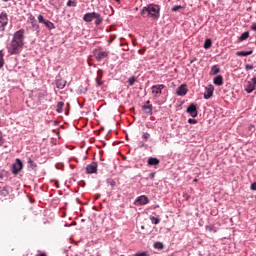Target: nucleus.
<instances>
[{"label": "nucleus", "instance_id": "2f4dec72", "mask_svg": "<svg viewBox=\"0 0 256 256\" xmlns=\"http://www.w3.org/2000/svg\"><path fill=\"white\" fill-rule=\"evenodd\" d=\"M31 25H32V29H34V31H37V33H39L40 31L39 24H37V22H32Z\"/></svg>", "mask_w": 256, "mask_h": 256}, {"label": "nucleus", "instance_id": "c9c22d12", "mask_svg": "<svg viewBox=\"0 0 256 256\" xmlns=\"http://www.w3.org/2000/svg\"><path fill=\"white\" fill-rule=\"evenodd\" d=\"M38 21H39L40 23H44V24H45V21H47V20L45 19V17H43V14H40V15L38 16Z\"/></svg>", "mask_w": 256, "mask_h": 256}, {"label": "nucleus", "instance_id": "6e6552de", "mask_svg": "<svg viewBox=\"0 0 256 256\" xmlns=\"http://www.w3.org/2000/svg\"><path fill=\"white\" fill-rule=\"evenodd\" d=\"M94 56H95L96 61H103V59H106V57H109V52L95 50Z\"/></svg>", "mask_w": 256, "mask_h": 256}, {"label": "nucleus", "instance_id": "f257e3e1", "mask_svg": "<svg viewBox=\"0 0 256 256\" xmlns=\"http://www.w3.org/2000/svg\"><path fill=\"white\" fill-rule=\"evenodd\" d=\"M25 45V29H20L13 34V38L8 47V53L10 55H19L23 51Z\"/></svg>", "mask_w": 256, "mask_h": 256}, {"label": "nucleus", "instance_id": "bb28decb", "mask_svg": "<svg viewBox=\"0 0 256 256\" xmlns=\"http://www.w3.org/2000/svg\"><path fill=\"white\" fill-rule=\"evenodd\" d=\"M211 45H213V43L211 42V39H206L204 41V49H211Z\"/></svg>", "mask_w": 256, "mask_h": 256}, {"label": "nucleus", "instance_id": "7ed1b4c3", "mask_svg": "<svg viewBox=\"0 0 256 256\" xmlns=\"http://www.w3.org/2000/svg\"><path fill=\"white\" fill-rule=\"evenodd\" d=\"M93 19H95L94 25H96V27H99V25L103 23V17L97 12H88L83 16L85 23H91Z\"/></svg>", "mask_w": 256, "mask_h": 256}, {"label": "nucleus", "instance_id": "5701e85b", "mask_svg": "<svg viewBox=\"0 0 256 256\" xmlns=\"http://www.w3.org/2000/svg\"><path fill=\"white\" fill-rule=\"evenodd\" d=\"M27 163L29 169H35L37 167V163H35V161H33L31 158H28Z\"/></svg>", "mask_w": 256, "mask_h": 256}, {"label": "nucleus", "instance_id": "412c9836", "mask_svg": "<svg viewBox=\"0 0 256 256\" xmlns=\"http://www.w3.org/2000/svg\"><path fill=\"white\" fill-rule=\"evenodd\" d=\"M154 249H157L158 251H163L164 245L163 242H155L153 245Z\"/></svg>", "mask_w": 256, "mask_h": 256}, {"label": "nucleus", "instance_id": "8fccbe9b", "mask_svg": "<svg viewBox=\"0 0 256 256\" xmlns=\"http://www.w3.org/2000/svg\"><path fill=\"white\" fill-rule=\"evenodd\" d=\"M194 182H197V179H194Z\"/></svg>", "mask_w": 256, "mask_h": 256}, {"label": "nucleus", "instance_id": "6ab92c4d", "mask_svg": "<svg viewBox=\"0 0 256 256\" xmlns=\"http://www.w3.org/2000/svg\"><path fill=\"white\" fill-rule=\"evenodd\" d=\"M142 109L144 111H146V113H148V115H153V105H151V104L144 105V106H142Z\"/></svg>", "mask_w": 256, "mask_h": 256}, {"label": "nucleus", "instance_id": "39448f33", "mask_svg": "<svg viewBox=\"0 0 256 256\" xmlns=\"http://www.w3.org/2000/svg\"><path fill=\"white\" fill-rule=\"evenodd\" d=\"M7 25H9V15L3 11L0 13V31H5Z\"/></svg>", "mask_w": 256, "mask_h": 256}, {"label": "nucleus", "instance_id": "58836bf2", "mask_svg": "<svg viewBox=\"0 0 256 256\" xmlns=\"http://www.w3.org/2000/svg\"><path fill=\"white\" fill-rule=\"evenodd\" d=\"M188 123H190V125H196L197 120L193 119V118H190V119H188Z\"/></svg>", "mask_w": 256, "mask_h": 256}, {"label": "nucleus", "instance_id": "cd10ccee", "mask_svg": "<svg viewBox=\"0 0 256 256\" xmlns=\"http://www.w3.org/2000/svg\"><path fill=\"white\" fill-rule=\"evenodd\" d=\"M107 185H110V187H115V185H117V182L115 180H113V178H108L106 180Z\"/></svg>", "mask_w": 256, "mask_h": 256}, {"label": "nucleus", "instance_id": "2eb2a0df", "mask_svg": "<svg viewBox=\"0 0 256 256\" xmlns=\"http://www.w3.org/2000/svg\"><path fill=\"white\" fill-rule=\"evenodd\" d=\"M237 57H247L249 55H253V50H249V51H238L236 53Z\"/></svg>", "mask_w": 256, "mask_h": 256}, {"label": "nucleus", "instance_id": "ddd939ff", "mask_svg": "<svg viewBox=\"0 0 256 256\" xmlns=\"http://www.w3.org/2000/svg\"><path fill=\"white\" fill-rule=\"evenodd\" d=\"M97 162H92L86 166V173L88 175H93V173H97Z\"/></svg>", "mask_w": 256, "mask_h": 256}, {"label": "nucleus", "instance_id": "c03bdc74", "mask_svg": "<svg viewBox=\"0 0 256 256\" xmlns=\"http://www.w3.org/2000/svg\"><path fill=\"white\" fill-rule=\"evenodd\" d=\"M3 191H4V195H7L8 192L5 189H3Z\"/></svg>", "mask_w": 256, "mask_h": 256}, {"label": "nucleus", "instance_id": "473e14b6", "mask_svg": "<svg viewBox=\"0 0 256 256\" xmlns=\"http://www.w3.org/2000/svg\"><path fill=\"white\" fill-rule=\"evenodd\" d=\"M5 144V138L3 137V132L0 130V147Z\"/></svg>", "mask_w": 256, "mask_h": 256}, {"label": "nucleus", "instance_id": "423d86ee", "mask_svg": "<svg viewBox=\"0 0 256 256\" xmlns=\"http://www.w3.org/2000/svg\"><path fill=\"white\" fill-rule=\"evenodd\" d=\"M189 93V88H187V84H181L177 89H176V95L178 97H185Z\"/></svg>", "mask_w": 256, "mask_h": 256}, {"label": "nucleus", "instance_id": "0eeeda50", "mask_svg": "<svg viewBox=\"0 0 256 256\" xmlns=\"http://www.w3.org/2000/svg\"><path fill=\"white\" fill-rule=\"evenodd\" d=\"M21 169H23V162L21 161V159L17 158L12 167L13 175H17V173H19Z\"/></svg>", "mask_w": 256, "mask_h": 256}, {"label": "nucleus", "instance_id": "c756f323", "mask_svg": "<svg viewBox=\"0 0 256 256\" xmlns=\"http://www.w3.org/2000/svg\"><path fill=\"white\" fill-rule=\"evenodd\" d=\"M206 231H209V233H217V230H215V227L212 225H207Z\"/></svg>", "mask_w": 256, "mask_h": 256}, {"label": "nucleus", "instance_id": "c85d7f7f", "mask_svg": "<svg viewBox=\"0 0 256 256\" xmlns=\"http://www.w3.org/2000/svg\"><path fill=\"white\" fill-rule=\"evenodd\" d=\"M135 81H137V78L135 76H132L128 79L130 87H133V85H135Z\"/></svg>", "mask_w": 256, "mask_h": 256}, {"label": "nucleus", "instance_id": "aec40b11", "mask_svg": "<svg viewBox=\"0 0 256 256\" xmlns=\"http://www.w3.org/2000/svg\"><path fill=\"white\" fill-rule=\"evenodd\" d=\"M45 27L49 29V31H52V29H55V24L49 20L44 21Z\"/></svg>", "mask_w": 256, "mask_h": 256}, {"label": "nucleus", "instance_id": "4468645a", "mask_svg": "<svg viewBox=\"0 0 256 256\" xmlns=\"http://www.w3.org/2000/svg\"><path fill=\"white\" fill-rule=\"evenodd\" d=\"M213 83H214V85H217L218 87H221V85H223V76L217 75V76L213 79Z\"/></svg>", "mask_w": 256, "mask_h": 256}, {"label": "nucleus", "instance_id": "de8ad7c7", "mask_svg": "<svg viewBox=\"0 0 256 256\" xmlns=\"http://www.w3.org/2000/svg\"><path fill=\"white\" fill-rule=\"evenodd\" d=\"M146 103H147V105H149V103H151V101L148 100Z\"/></svg>", "mask_w": 256, "mask_h": 256}, {"label": "nucleus", "instance_id": "f3484780", "mask_svg": "<svg viewBox=\"0 0 256 256\" xmlns=\"http://www.w3.org/2000/svg\"><path fill=\"white\" fill-rule=\"evenodd\" d=\"M65 85H67V81L63 80V79H58L56 81V87L57 89H65Z\"/></svg>", "mask_w": 256, "mask_h": 256}, {"label": "nucleus", "instance_id": "1a4fd4ad", "mask_svg": "<svg viewBox=\"0 0 256 256\" xmlns=\"http://www.w3.org/2000/svg\"><path fill=\"white\" fill-rule=\"evenodd\" d=\"M186 113H189L193 118L197 117V115H199V112L197 111V105H195V103H191L187 107Z\"/></svg>", "mask_w": 256, "mask_h": 256}, {"label": "nucleus", "instance_id": "72a5a7b5", "mask_svg": "<svg viewBox=\"0 0 256 256\" xmlns=\"http://www.w3.org/2000/svg\"><path fill=\"white\" fill-rule=\"evenodd\" d=\"M27 17H28L30 23H35V22H36L35 16H33V14L28 13V14H27Z\"/></svg>", "mask_w": 256, "mask_h": 256}, {"label": "nucleus", "instance_id": "a211bd4d", "mask_svg": "<svg viewBox=\"0 0 256 256\" xmlns=\"http://www.w3.org/2000/svg\"><path fill=\"white\" fill-rule=\"evenodd\" d=\"M147 163L150 166L159 165L160 160L158 158L149 157L148 160H147Z\"/></svg>", "mask_w": 256, "mask_h": 256}, {"label": "nucleus", "instance_id": "a18cd8bd", "mask_svg": "<svg viewBox=\"0 0 256 256\" xmlns=\"http://www.w3.org/2000/svg\"><path fill=\"white\" fill-rule=\"evenodd\" d=\"M2 1H4V3H7V2H9V0H2Z\"/></svg>", "mask_w": 256, "mask_h": 256}, {"label": "nucleus", "instance_id": "4be33fe9", "mask_svg": "<svg viewBox=\"0 0 256 256\" xmlns=\"http://www.w3.org/2000/svg\"><path fill=\"white\" fill-rule=\"evenodd\" d=\"M65 106V103L63 102H58L56 106V111L57 113H63V107Z\"/></svg>", "mask_w": 256, "mask_h": 256}, {"label": "nucleus", "instance_id": "393cba45", "mask_svg": "<svg viewBox=\"0 0 256 256\" xmlns=\"http://www.w3.org/2000/svg\"><path fill=\"white\" fill-rule=\"evenodd\" d=\"M150 221L153 225H159V223L161 222V219H159L155 216H150Z\"/></svg>", "mask_w": 256, "mask_h": 256}, {"label": "nucleus", "instance_id": "a878e982", "mask_svg": "<svg viewBox=\"0 0 256 256\" xmlns=\"http://www.w3.org/2000/svg\"><path fill=\"white\" fill-rule=\"evenodd\" d=\"M246 39H249V32H244L239 37V41H246Z\"/></svg>", "mask_w": 256, "mask_h": 256}, {"label": "nucleus", "instance_id": "20e7f679", "mask_svg": "<svg viewBox=\"0 0 256 256\" xmlns=\"http://www.w3.org/2000/svg\"><path fill=\"white\" fill-rule=\"evenodd\" d=\"M151 94L153 95V97L155 99H159V97H161V95H163V89H165V85L164 84H156L151 86Z\"/></svg>", "mask_w": 256, "mask_h": 256}, {"label": "nucleus", "instance_id": "a19ab883", "mask_svg": "<svg viewBox=\"0 0 256 256\" xmlns=\"http://www.w3.org/2000/svg\"><path fill=\"white\" fill-rule=\"evenodd\" d=\"M149 177H150L151 179H155V172L150 173V174H149Z\"/></svg>", "mask_w": 256, "mask_h": 256}, {"label": "nucleus", "instance_id": "7c9ffc66", "mask_svg": "<svg viewBox=\"0 0 256 256\" xmlns=\"http://www.w3.org/2000/svg\"><path fill=\"white\" fill-rule=\"evenodd\" d=\"M67 7H77V1L76 0H69L67 2Z\"/></svg>", "mask_w": 256, "mask_h": 256}, {"label": "nucleus", "instance_id": "f704fd0d", "mask_svg": "<svg viewBox=\"0 0 256 256\" xmlns=\"http://www.w3.org/2000/svg\"><path fill=\"white\" fill-rule=\"evenodd\" d=\"M149 137H151V134H149V132H144L142 135V139H144V141H147V139H149Z\"/></svg>", "mask_w": 256, "mask_h": 256}, {"label": "nucleus", "instance_id": "9b49d317", "mask_svg": "<svg viewBox=\"0 0 256 256\" xmlns=\"http://www.w3.org/2000/svg\"><path fill=\"white\" fill-rule=\"evenodd\" d=\"M213 91H215V86L211 84L206 86L204 92V99H211L213 97Z\"/></svg>", "mask_w": 256, "mask_h": 256}, {"label": "nucleus", "instance_id": "e433bc0d", "mask_svg": "<svg viewBox=\"0 0 256 256\" xmlns=\"http://www.w3.org/2000/svg\"><path fill=\"white\" fill-rule=\"evenodd\" d=\"M133 256H149L147 252H137Z\"/></svg>", "mask_w": 256, "mask_h": 256}, {"label": "nucleus", "instance_id": "09e8293b", "mask_svg": "<svg viewBox=\"0 0 256 256\" xmlns=\"http://www.w3.org/2000/svg\"><path fill=\"white\" fill-rule=\"evenodd\" d=\"M117 1V3H119V1H121V0H116Z\"/></svg>", "mask_w": 256, "mask_h": 256}, {"label": "nucleus", "instance_id": "9d476101", "mask_svg": "<svg viewBox=\"0 0 256 256\" xmlns=\"http://www.w3.org/2000/svg\"><path fill=\"white\" fill-rule=\"evenodd\" d=\"M255 85L256 77H253L250 81L247 82V85L245 87L246 93H253V91H255Z\"/></svg>", "mask_w": 256, "mask_h": 256}, {"label": "nucleus", "instance_id": "b1692460", "mask_svg": "<svg viewBox=\"0 0 256 256\" xmlns=\"http://www.w3.org/2000/svg\"><path fill=\"white\" fill-rule=\"evenodd\" d=\"M5 54H3V50H0V69H2L3 65H5Z\"/></svg>", "mask_w": 256, "mask_h": 256}, {"label": "nucleus", "instance_id": "dca6fc26", "mask_svg": "<svg viewBox=\"0 0 256 256\" xmlns=\"http://www.w3.org/2000/svg\"><path fill=\"white\" fill-rule=\"evenodd\" d=\"M218 73H221V68L219 65H213L210 70V75H217Z\"/></svg>", "mask_w": 256, "mask_h": 256}, {"label": "nucleus", "instance_id": "37998d69", "mask_svg": "<svg viewBox=\"0 0 256 256\" xmlns=\"http://www.w3.org/2000/svg\"><path fill=\"white\" fill-rule=\"evenodd\" d=\"M5 36V31H0V39Z\"/></svg>", "mask_w": 256, "mask_h": 256}, {"label": "nucleus", "instance_id": "ea45409f", "mask_svg": "<svg viewBox=\"0 0 256 256\" xmlns=\"http://www.w3.org/2000/svg\"><path fill=\"white\" fill-rule=\"evenodd\" d=\"M253 69V65H251V64H245V70L246 71H250V70H252Z\"/></svg>", "mask_w": 256, "mask_h": 256}, {"label": "nucleus", "instance_id": "79ce46f5", "mask_svg": "<svg viewBox=\"0 0 256 256\" xmlns=\"http://www.w3.org/2000/svg\"><path fill=\"white\" fill-rule=\"evenodd\" d=\"M5 177H6L5 174L3 172H1L0 173V179H2V181H3V179H5Z\"/></svg>", "mask_w": 256, "mask_h": 256}, {"label": "nucleus", "instance_id": "49530a36", "mask_svg": "<svg viewBox=\"0 0 256 256\" xmlns=\"http://www.w3.org/2000/svg\"><path fill=\"white\" fill-rule=\"evenodd\" d=\"M39 256H47V255H45V254L42 253V254H39Z\"/></svg>", "mask_w": 256, "mask_h": 256}, {"label": "nucleus", "instance_id": "f8f14e48", "mask_svg": "<svg viewBox=\"0 0 256 256\" xmlns=\"http://www.w3.org/2000/svg\"><path fill=\"white\" fill-rule=\"evenodd\" d=\"M149 204V197L146 195L138 196L134 202V205H147Z\"/></svg>", "mask_w": 256, "mask_h": 256}, {"label": "nucleus", "instance_id": "f03ea898", "mask_svg": "<svg viewBox=\"0 0 256 256\" xmlns=\"http://www.w3.org/2000/svg\"><path fill=\"white\" fill-rule=\"evenodd\" d=\"M142 17H149L150 19H159L161 17V6L158 4H149L144 6L140 12Z\"/></svg>", "mask_w": 256, "mask_h": 256}, {"label": "nucleus", "instance_id": "4c0bfd02", "mask_svg": "<svg viewBox=\"0 0 256 256\" xmlns=\"http://www.w3.org/2000/svg\"><path fill=\"white\" fill-rule=\"evenodd\" d=\"M179 9H183V6H181V5H176V6H173V7H172V11H174V12L179 11Z\"/></svg>", "mask_w": 256, "mask_h": 256}]
</instances>
